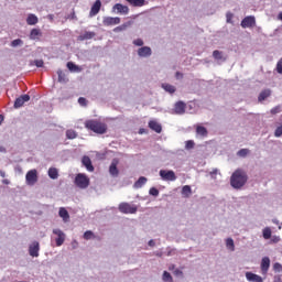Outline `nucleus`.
Instances as JSON below:
<instances>
[{
  "mask_svg": "<svg viewBox=\"0 0 282 282\" xmlns=\"http://www.w3.org/2000/svg\"><path fill=\"white\" fill-rule=\"evenodd\" d=\"M85 129L97 133V135H105L107 133V123L101 122L98 119H88L84 122Z\"/></svg>",
  "mask_w": 282,
  "mask_h": 282,
  "instance_id": "f257e3e1",
  "label": "nucleus"
},
{
  "mask_svg": "<svg viewBox=\"0 0 282 282\" xmlns=\"http://www.w3.org/2000/svg\"><path fill=\"white\" fill-rule=\"evenodd\" d=\"M247 182H248V174L246 173V171L241 169L236 170L230 177V184L232 188H237V189L243 188Z\"/></svg>",
  "mask_w": 282,
  "mask_h": 282,
  "instance_id": "f03ea898",
  "label": "nucleus"
},
{
  "mask_svg": "<svg viewBox=\"0 0 282 282\" xmlns=\"http://www.w3.org/2000/svg\"><path fill=\"white\" fill-rule=\"evenodd\" d=\"M119 210L123 215H135L138 213V206L131 205L129 203L119 204Z\"/></svg>",
  "mask_w": 282,
  "mask_h": 282,
  "instance_id": "7ed1b4c3",
  "label": "nucleus"
},
{
  "mask_svg": "<svg viewBox=\"0 0 282 282\" xmlns=\"http://www.w3.org/2000/svg\"><path fill=\"white\" fill-rule=\"evenodd\" d=\"M75 184L78 188H87V186H89V177L83 173H79L75 177Z\"/></svg>",
  "mask_w": 282,
  "mask_h": 282,
  "instance_id": "20e7f679",
  "label": "nucleus"
},
{
  "mask_svg": "<svg viewBox=\"0 0 282 282\" xmlns=\"http://www.w3.org/2000/svg\"><path fill=\"white\" fill-rule=\"evenodd\" d=\"M28 186H34L39 182V172L36 170H31L25 175Z\"/></svg>",
  "mask_w": 282,
  "mask_h": 282,
  "instance_id": "39448f33",
  "label": "nucleus"
},
{
  "mask_svg": "<svg viewBox=\"0 0 282 282\" xmlns=\"http://www.w3.org/2000/svg\"><path fill=\"white\" fill-rule=\"evenodd\" d=\"M159 174H160V177L164 180V182H175L177 180V176L175 175V172H173V170H170V171L161 170Z\"/></svg>",
  "mask_w": 282,
  "mask_h": 282,
  "instance_id": "423d86ee",
  "label": "nucleus"
},
{
  "mask_svg": "<svg viewBox=\"0 0 282 282\" xmlns=\"http://www.w3.org/2000/svg\"><path fill=\"white\" fill-rule=\"evenodd\" d=\"M53 235H56L55 243L57 247H61L65 243V232L61 229H53Z\"/></svg>",
  "mask_w": 282,
  "mask_h": 282,
  "instance_id": "0eeeda50",
  "label": "nucleus"
},
{
  "mask_svg": "<svg viewBox=\"0 0 282 282\" xmlns=\"http://www.w3.org/2000/svg\"><path fill=\"white\" fill-rule=\"evenodd\" d=\"M254 25H257V20L252 15L246 17L241 21V28H254Z\"/></svg>",
  "mask_w": 282,
  "mask_h": 282,
  "instance_id": "6e6552de",
  "label": "nucleus"
},
{
  "mask_svg": "<svg viewBox=\"0 0 282 282\" xmlns=\"http://www.w3.org/2000/svg\"><path fill=\"white\" fill-rule=\"evenodd\" d=\"M25 102H30V95H22L18 97L14 101V108L20 109V107H23Z\"/></svg>",
  "mask_w": 282,
  "mask_h": 282,
  "instance_id": "1a4fd4ad",
  "label": "nucleus"
},
{
  "mask_svg": "<svg viewBox=\"0 0 282 282\" xmlns=\"http://www.w3.org/2000/svg\"><path fill=\"white\" fill-rule=\"evenodd\" d=\"M118 159H113L109 166V173L112 177H118V175H120V171L118 170Z\"/></svg>",
  "mask_w": 282,
  "mask_h": 282,
  "instance_id": "9d476101",
  "label": "nucleus"
},
{
  "mask_svg": "<svg viewBox=\"0 0 282 282\" xmlns=\"http://www.w3.org/2000/svg\"><path fill=\"white\" fill-rule=\"evenodd\" d=\"M102 23H104V25H106V28H109L111 25H119L120 18L106 17V18H104Z\"/></svg>",
  "mask_w": 282,
  "mask_h": 282,
  "instance_id": "9b49d317",
  "label": "nucleus"
},
{
  "mask_svg": "<svg viewBox=\"0 0 282 282\" xmlns=\"http://www.w3.org/2000/svg\"><path fill=\"white\" fill-rule=\"evenodd\" d=\"M174 112L177 116H183V113H186V104L184 101H178L174 106Z\"/></svg>",
  "mask_w": 282,
  "mask_h": 282,
  "instance_id": "f8f14e48",
  "label": "nucleus"
},
{
  "mask_svg": "<svg viewBox=\"0 0 282 282\" xmlns=\"http://www.w3.org/2000/svg\"><path fill=\"white\" fill-rule=\"evenodd\" d=\"M151 54H153V52L151 51V47H149V46H142L138 50V55L141 58H147V57L151 56Z\"/></svg>",
  "mask_w": 282,
  "mask_h": 282,
  "instance_id": "ddd939ff",
  "label": "nucleus"
},
{
  "mask_svg": "<svg viewBox=\"0 0 282 282\" xmlns=\"http://www.w3.org/2000/svg\"><path fill=\"white\" fill-rule=\"evenodd\" d=\"M39 250H41L39 241L32 242V245L29 247V254L31 257H39Z\"/></svg>",
  "mask_w": 282,
  "mask_h": 282,
  "instance_id": "4468645a",
  "label": "nucleus"
},
{
  "mask_svg": "<svg viewBox=\"0 0 282 282\" xmlns=\"http://www.w3.org/2000/svg\"><path fill=\"white\" fill-rule=\"evenodd\" d=\"M100 8H102V2H100V0H96L90 9L89 17H96V14L100 12Z\"/></svg>",
  "mask_w": 282,
  "mask_h": 282,
  "instance_id": "2eb2a0df",
  "label": "nucleus"
},
{
  "mask_svg": "<svg viewBox=\"0 0 282 282\" xmlns=\"http://www.w3.org/2000/svg\"><path fill=\"white\" fill-rule=\"evenodd\" d=\"M112 10H117L118 14H129V7L123 6L122 3H116L112 7Z\"/></svg>",
  "mask_w": 282,
  "mask_h": 282,
  "instance_id": "dca6fc26",
  "label": "nucleus"
},
{
  "mask_svg": "<svg viewBox=\"0 0 282 282\" xmlns=\"http://www.w3.org/2000/svg\"><path fill=\"white\" fill-rule=\"evenodd\" d=\"M82 164L89 171V173H94V165L91 164V159H89V156H83Z\"/></svg>",
  "mask_w": 282,
  "mask_h": 282,
  "instance_id": "f3484780",
  "label": "nucleus"
},
{
  "mask_svg": "<svg viewBox=\"0 0 282 282\" xmlns=\"http://www.w3.org/2000/svg\"><path fill=\"white\" fill-rule=\"evenodd\" d=\"M246 279L250 282H263V278L252 272H246Z\"/></svg>",
  "mask_w": 282,
  "mask_h": 282,
  "instance_id": "a211bd4d",
  "label": "nucleus"
},
{
  "mask_svg": "<svg viewBox=\"0 0 282 282\" xmlns=\"http://www.w3.org/2000/svg\"><path fill=\"white\" fill-rule=\"evenodd\" d=\"M149 128L152 129V131H155V133H162V124L155 120L149 121Z\"/></svg>",
  "mask_w": 282,
  "mask_h": 282,
  "instance_id": "6ab92c4d",
  "label": "nucleus"
},
{
  "mask_svg": "<svg viewBox=\"0 0 282 282\" xmlns=\"http://www.w3.org/2000/svg\"><path fill=\"white\" fill-rule=\"evenodd\" d=\"M94 36H96V32L86 31L84 34L77 37V41H90V39H94Z\"/></svg>",
  "mask_w": 282,
  "mask_h": 282,
  "instance_id": "aec40b11",
  "label": "nucleus"
},
{
  "mask_svg": "<svg viewBox=\"0 0 282 282\" xmlns=\"http://www.w3.org/2000/svg\"><path fill=\"white\" fill-rule=\"evenodd\" d=\"M261 270L263 274L268 273V270H270V258L268 257L262 258Z\"/></svg>",
  "mask_w": 282,
  "mask_h": 282,
  "instance_id": "412c9836",
  "label": "nucleus"
},
{
  "mask_svg": "<svg viewBox=\"0 0 282 282\" xmlns=\"http://www.w3.org/2000/svg\"><path fill=\"white\" fill-rule=\"evenodd\" d=\"M58 215L65 224H67V221H69V212H67V209L65 207L59 208Z\"/></svg>",
  "mask_w": 282,
  "mask_h": 282,
  "instance_id": "4be33fe9",
  "label": "nucleus"
},
{
  "mask_svg": "<svg viewBox=\"0 0 282 282\" xmlns=\"http://www.w3.org/2000/svg\"><path fill=\"white\" fill-rule=\"evenodd\" d=\"M271 95H272V91L270 89L262 90L258 97L259 102H263V100H265L267 98H270Z\"/></svg>",
  "mask_w": 282,
  "mask_h": 282,
  "instance_id": "5701e85b",
  "label": "nucleus"
},
{
  "mask_svg": "<svg viewBox=\"0 0 282 282\" xmlns=\"http://www.w3.org/2000/svg\"><path fill=\"white\" fill-rule=\"evenodd\" d=\"M66 67L69 69V72H76V73L83 72V68L80 66L74 64V62H68L66 64Z\"/></svg>",
  "mask_w": 282,
  "mask_h": 282,
  "instance_id": "b1692460",
  "label": "nucleus"
},
{
  "mask_svg": "<svg viewBox=\"0 0 282 282\" xmlns=\"http://www.w3.org/2000/svg\"><path fill=\"white\" fill-rule=\"evenodd\" d=\"M193 195V189L191 188V185H184L182 187V196L185 198L191 197Z\"/></svg>",
  "mask_w": 282,
  "mask_h": 282,
  "instance_id": "393cba45",
  "label": "nucleus"
},
{
  "mask_svg": "<svg viewBox=\"0 0 282 282\" xmlns=\"http://www.w3.org/2000/svg\"><path fill=\"white\" fill-rule=\"evenodd\" d=\"M26 23L28 25H36V23H39V18L31 13L26 18Z\"/></svg>",
  "mask_w": 282,
  "mask_h": 282,
  "instance_id": "a878e982",
  "label": "nucleus"
},
{
  "mask_svg": "<svg viewBox=\"0 0 282 282\" xmlns=\"http://www.w3.org/2000/svg\"><path fill=\"white\" fill-rule=\"evenodd\" d=\"M129 6H132L133 8H142L144 6V0H126Z\"/></svg>",
  "mask_w": 282,
  "mask_h": 282,
  "instance_id": "bb28decb",
  "label": "nucleus"
},
{
  "mask_svg": "<svg viewBox=\"0 0 282 282\" xmlns=\"http://www.w3.org/2000/svg\"><path fill=\"white\" fill-rule=\"evenodd\" d=\"M43 33L39 30V29H33L31 32H30V39L31 41H36V39H39V36H42Z\"/></svg>",
  "mask_w": 282,
  "mask_h": 282,
  "instance_id": "cd10ccee",
  "label": "nucleus"
},
{
  "mask_svg": "<svg viewBox=\"0 0 282 282\" xmlns=\"http://www.w3.org/2000/svg\"><path fill=\"white\" fill-rule=\"evenodd\" d=\"M196 133L197 135H202L203 138H206V135H208V130L204 126H197Z\"/></svg>",
  "mask_w": 282,
  "mask_h": 282,
  "instance_id": "c85d7f7f",
  "label": "nucleus"
},
{
  "mask_svg": "<svg viewBox=\"0 0 282 282\" xmlns=\"http://www.w3.org/2000/svg\"><path fill=\"white\" fill-rule=\"evenodd\" d=\"M84 239H85L86 241H89L90 239H98V240H100V237H96V235L94 234V231L87 230V231L84 232Z\"/></svg>",
  "mask_w": 282,
  "mask_h": 282,
  "instance_id": "c756f323",
  "label": "nucleus"
},
{
  "mask_svg": "<svg viewBox=\"0 0 282 282\" xmlns=\"http://www.w3.org/2000/svg\"><path fill=\"white\" fill-rule=\"evenodd\" d=\"M48 177L51 180H58V170L56 167L48 169Z\"/></svg>",
  "mask_w": 282,
  "mask_h": 282,
  "instance_id": "7c9ffc66",
  "label": "nucleus"
},
{
  "mask_svg": "<svg viewBox=\"0 0 282 282\" xmlns=\"http://www.w3.org/2000/svg\"><path fill=\"white\" fill-rule=\"evenodd\" d=\"M127 28H131V21L126 22V23L115 28L113 32H124V30H127Z\"/></svg>",
  "mask_w": 282,
  "mask_h": 282,
  "instance_id": "2f4dec72",
  "label": "nucleus"
},
{
  "mask_svg": "<svg viewBox=\"0 0 282 282\" xmlns=\"http://www.w3.org/2000/svg\"><path fill=\"white\" fill-rule=\"evenodd\" d=\"M66 138L67 140H76V138H78V132H76L73 129H69L66 131Z\"/></svg>",
  "mask_w": 282,
  "mask_h": 282,
  "instance_id": "473e14b6",
  "label": "nucleus"
},
{
  "mask_svg": "<svg viewBox=\"0 0 282 282\" xmlns=\"http://www.w3.org/2000/svg\"><path fill=\"white\" fill-rule=\"evenodd\" d=\"M147 184V177L141 176L139 180L134 183L135 188H142Z\"/></svg>",
  "mask_w": 282,
  "mask_h": 282,
  "instance_id": "72a5a7b5",
  "label": "nucleus"
},
{
  "mask_svg": "<svg viewBox=\"0 0 282 282\" xmlns=\"http://www.w3.org/2000/svg\"><path fill=\"white\" fill-rule=\"evenodd\" d=\"M213 56L215 58V61H226V57H224V53L220 51H214L213 52Z\"/></svg>",
  "mask_w": 282,
  "mask_h": 282,
  "instance_id": "f704fd0d",
  "label": "nucleus"
},
{
  "mask_svg": "<svg viewBox=\"0 0 282 282\" xmlns=\"http://www.w3.org/2000/svg\"><path fill=\"white\" fill-rule=\"evenodd\" d=\"M162 87L169 94H175V86H173L171 84H163Z\"/></svg>",
  "mask_w": 282,
  "mask_h": 282,
  "instance_id": "c9c22d12",
  "label": "nucleus"
},
{
  "mask_svg": "<svg viewBox=\"0 0 282 282\" xmlns=\"http://www.w3.org/2000/svg\"><path fill=\"white\" fill-rule=\"evenodd\" d=\"M226 246L228 250H230L231 252H235V240H232V238H228L226 240Z\"/></svg>",
  "mask_w": 282,
  "mask_h": 282,
  "instance_id": "e433bc0d",
  "label": "nucleus"
},
{
  "mask_svg": "<svg viewBox=\"0 0 282 282\" xmlns=\"http://www.w3.org/2000/svg\"><path fill=\"white\" fill-rule=\"evenodd\" d=\"M58 76V83H66L67 82V75L63 73L61 69L57 70Z\"/></svg>",
  "mask_w": 282,
  "mask_h": 282,
  "instance_id": "4c0bfd02",
  "label": "nucleus"
},
{
  "mask_svg": "<svg viewBox=\"0 0 282 282\" xmlns=\"http://www.w3.org/2000/svg\"><path fill=\"white\" fill-rule=\"evenodd\" d=\"M262 235L263 239H270V237H272V229H270V227L264 228Z\"/></svg>",
  "mask_w": 282,
  "mask_h": 282,
  "instance_id": "58836bf2",
  "label": "nucleus"
},
{
  "mask_svg": "<svg viewBox=\"0 0 282 282\" xmlns=\"http://www.w3.org/2000/svg\"><path fill=\"white\" fill-rule=\"evenodd\" d=\"M163 281L164 282H173V276L171 275V273H169V271L163 272Z\"/></svg>",
  "mask_w": 282,
  "mask_h": 282,
  "instance_id": "ea45409f",
  "label": "nucleus"
},
{
  "mask_svg": "<svg viewBox=\"0 0 282 282\" xmlns=\"http://www.w3.org/2000/svg\"><path fill=\"white\" fill-rule=\"evenodd\" d=\"M19 45H23V40L17 39L11 42V47H19Z\"/></svg>",
  "mask_w": 282,
  "mask_h": 282,
  "instance_id": "a19ab883",
  "label": "nucleus"
},
{
  "mask_svg": "<svg viewBox=\"0 0 282 282\" xmlns=\"http://www.w3.org/2000/svg\"><path fill=\"white\" fill-rule=\"evenodd\" d=\"M250 153V150L248 149H241L240 151H238V155L240 158H246V155H248Z\"/></svg>",
  "mask_w": 282,
  "mask_h": 282,
  "instance_id": "79ce46f5",
  "label": "nucleus"
},
{
  "mask_svg": "<svg viewBox=\"0 0 282 282\" xmlns=\"http://www.w3.org/2000/svg\"><path fill=\"white\" fill-rule=\"evenodd\" d=\"M31 65H35L37 67H43V65H45V63L43 62V59H35V61L31 62Z\"/></svg>",
  "mask_w": 282,
  "mask_h": 282,
  "instance_id": "37998d69",
  "label": "nucleus"
},
{
  "mask_svg": "<svg viewBox=\"0 0 282 282\" xmlns=\"http://www.w3.org/2000/svg\"><path fill=\"white\" fill-rule=\"evenodd\" d=\"M150 195H152L153 197H158V195H160V191L155 187H151L149 191Z\"/></svg>",
  "mask_w": 282,
  "mask_h": 282,
  "instance_id": "c03bdc74",
  "label": "nucleus"
},
{
  "mask_svg": "<svg viewBox=\"0 0 282 282\" xmlns=\"http://www.w3.org/2000/svg\"><path fill=\"white\" fill-rule=\"evenodd\" d=\"M274 137L275 138H281L282 137V124L275 129Z\"/></svg>",
  "mask_w": 282,
  "mask_h": 282,
  "instance_id": "a18cd8bd",
  "label": "nucleus"
},
{
  "mask_svg": "<svg viewBox=\"0 0 282 282\" xmlns=\"http://www.w3.org/2000/svg\"><path fill=\"white\" fill-rule=\"evenodd\" d=\"M133 45H137V47H142V45H144V41H142V39H137L133 41Z\"/></svg>",
  "mask_w": 282,
  "mask_h": 282,
  "instance_id": "49530a36",
  "label": "nucleus"
},
{
  "mask_svg": "<svg viewBox=\"0 0 282 282\" xmlns=\"http://www.w3.org/2000/svg\"><path fill=\"white\" fill-rule=\"evenodd\" d=\"M78 104L82 106V107H87V99L85 97H79L78 98Z\"/></svg>",
  "mask_w": 282,
  "mask_h": 282,
  "instance_id": "de8ad7c7",
  "label": "nucleus"
},
{
  "mask_svg": "<svg viewBox=\"0 0 282 282\" xmlns=\"http://www.w3.org/2000/svg\"><path fill=\"white\" fill-rule=\"evenodd\" d=\"M272 116H276V113H281V106H276L271 109Z\"/></svg>",
  "mask_w": 282,
  "mask_h": 282,
  "instance_id": "09e8293b",
  "label": "nucleus"
},
{
  "mask_svg": "<svg viewBox=\"0 0 282 282\" xmlns=\"http://www.w3.org/2000/svg\"><path fill=\"white\" fill-rule=\"evenodd\" d=\"M276 72L278 74H282V57L276 63Z\"/></svg>",
  "mask_w": 282,
  "mask_h": 282,
  "instance_id": "8fccbe9b",
  "label": "nucleus"
},
{
  "mask_svg": "<svg viewBox=\"0 0 282 282\" xmlns=\"http://www.w3.org/2000/svg\"><path fill=\"white\" fill-rule=\"evenodd\" d=\"M195 147V141L189 140L185 143V149H193Z\"/></svg>",
  "mask_w": 282,
  "mask_h": 282,
  "instance_id": "3c124183",
  "label": "nucleus"
},
{
  "mask_svg": "<svg viewBox=\"0 0 282 282\" xmlns=\"http://www.w3.org/2000/svg\"><path fill=\"white\" fill-rule=\"evenodd\" d=\"M273 270H274L275 272H281V271H282V265H281V263L275 262V263L273 264Z\"/></svg>",
  "mask_w": 282,
  "mask_h": 282,
  "instance_id": "603ef678",
  "label": "nucleus"
},
{
  "mask_svg": "<svg viewBox=\"0 0 282 282\" xmlns=\"http://www.w3.org/2000/svg\"><path fill=\"white\" fill-rule=\"evenodd\" d=\"M174 275L175 276H184V272H182V270H180V269H175L174 270Z\"/></svg>",
  "mask_w": 282,
  "mask_h": 282,
  "instance_id": "864d4df0",
  "label": "nucleus"
},
{
  "mask_svg": "<svg viewBox=\"0 0 282 282\" xmlns=\"http://www.w3.org/2000/svg\"><path fill=\"white\" fill-rule=\"evenodd\" d=\"M272 243H279L281 241V238L280 237H273L271 239Z\"/></svg>",
  "mask_w": 282,
  "mask_h": 282,
  "instance_id": "5fc2aeb1",
  "label": "nucleus"
},
{
  "mask_svg": "<svg viewBox=\"0 0 282 282\" xmlns=\"http://www.w3.org/2000/svg\"><path fill=\"white\" fill-rule=\"evenodd\" d=\"M183 76L180 72H176V78H182Z\"/></svg>",
  "mask_w": 282,
  "mask_h": 282,
  "instance_id": "6e6d98bb",
  "label": "nucleus"
},
{
  "mask_svg": "<svg viewBox=\"0 0 282 282\" xmlns=\"http://www.w3.org/2000/svg\"><path fill=\"white\" fill-rule=\"evenodd\" d=\"M149 246H151V247L155 246V241L154 240H150L149 241Z\"/></svg>",
  "mask_w": 282,
  "mask_h": 282,
  "instance_id": "4d7b16f0",
  "label": "nucleus"
},
{
  "mask_svg": "<svg viewBox=\"0 0 282 282\" xmlns=\"http://www.w3.org/2000/svg\"><path fill=\"white\" fill-rule=\"evenodd\" d=\"M3 122V115H0V124Z\"/></svg>",
  "mask_w": 282,
  "mask_h": 282,
  "instance_id": "13d9d810",
  "label": "nucleus"
},
{
  "mask_svg": "<svg viewBox=\"0 0 282 282\" xmlns=\"http://www.w3.org/2000/svg\"><path fill=\"white\" fill-rule=\"evenodd\" d=\"M2 183H3V184H10V181L3 180Z\"/></svg>",
  "mask_w": 282,
  "mask_h": 282,
  "instance_id": "bf43d9fd",
  "label": "nucleus"
},
{
  "mask_svg": "<svg viewBox=\"0 0 282 282\" xmlns=\"http://www.w3.org/2000/svg\"><path fill=\"white\" fill-rule=\"evenodd\" d=\"M212 175H217V170H214V171L212 172Z\"/></svg>",
  "mask_w": 282,
  "mask_h": 282,
  "instance_id": "052dcab7",
  "label": "nucleus"
},
{
  "mask_svg": "<svg viewBox=\"0 0 282 282\" xmlns=\"http://www.w3.org/2000/svg\"><path fill=\"white\" fill-rule=\"evenodd\" d=\"M1 177H6V172L0 173Z\"/></svg>",
  "mask_w": 282,
  "mask_h": 282,
  "instance_id": "680f3d73",
  "label": "nucleus"
},
{
  "mask_svg": "<svg viewBox=\"0 0 282 282\" xmlns=\"http://www.w3.org/2000/svg\"><path fill=\"white\" fill-rule=\"evenodd\" d=\"M279 19L282 22V13L279 14Z\"/></svg>",
  "mask_w": 282,
  "mask_h": 282,
  "instance_id": "e2e57ef3",
  "label": "nucleus"
},
{
  "mask_svg": "<svg viewBox=\"0 0 282 282\" xmlns=\"http://www.w3.org/2000/svg\"><path fill=\"white\" fill-rule=\"evenodd\" d=\"M175 268V265H172V267H170V270H173Z\"/></svg>",
  "mask_w": 282,
  "mask_h": 282,
  "instance_id": "0e129e2a",
  "label": "nucleus"
}]
</instances>
